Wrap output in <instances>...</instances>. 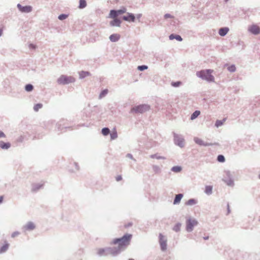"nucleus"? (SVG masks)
Listing matches in <instances>:
<instances>
[{
	"instance_id": "f257e3e1",
	"label": "nucleus",
	"mask_w": 260,
	"mask_h": 260,
	"mask_svg": "<svg viewBox=\"0 0 260 260\" xmlns=\"http://www.w3.org/2000/svg\"><path fill=\"white\" fill-rule=\"evenodd\" d=\"M132 237V235L126 234L121 238L114 240L113 243L114 244H118L119 249L123 248L129 245Z\"/></svg>"
},
{
	"instance_id": "f03ea898",
	"label": "nucleus",
	"mask_w": 260,
	"mask_h": 260,
	"mask_svg": "<svg viewBox=\"0 0 260 260\" xmlns=\"http://www.w3.org/2000/svg\"><path fill=\"white\" fill-rule=\"evenodd\" d=\"M212 72L213 70H203L197 72V75L203 79L212 82L214 80V76L211 75Z\"/></svg>"
},
{
	"instance_id": "7ed1b4c3",
	"label": "nucleus",
	"mask_w": 260,
	"mask_h": 260,
	"mask_svg": "<svg viewBox=\"0 0 260 260\" xmlns=\"http://www.w3.org/2000/svg\"><path fill=\"white\" fill-rule=\"evenodd\" d=\"M150 107L147 105H141L133 107L131 110L132 113H143L149 110Z\"/></svg>"
},
{
	"instance_id": "20e7f679",
	"label": "nucleus",
	"mask_w": 260,
	"mask_h": 260,
	"mask_svg": "<svg viewBox=\"0 0 260 260\" xmlns=\"http://www.w3.org/2000/svg\"><path fill=\"white\" fill-rule=\"evenodd\" d=\"M58 83L60 84H66L75 81L73 77L64 75L61 76L58 79Z\"/></svg>"
},
{
	"instance_id": "39448f33",
	"label": "nucleus",
	"mask_w": 260,
	"mask_h": 260,
	"mask_svg": "<svg viewBox=\"0 0 260 260\" xmlns=\"http://www.w3.org/2000/svg\"><path fill=\"white\" fill-rule=\"evenodd\" d=\"M198 221L194 219H189L186 221V229L187 232H191L194 226L198 224Z\"/></svg>"
},
{
	"instance_id": "423d86ee",
	"label": "nucleus",
	"mask_w": 260,
	"mask_h": 260,
	"mask_svg": "<svg viewBox=\"0 0 260 260\" xmlns=\"http://www.w3.org/2000/svg\"><path fill=\"white\" fill-rule=\"evenodd\" d=\"M159 243L161 249L165 250L167 248V240L165 239V237L162 235H159Z\"/></svg>"
},
{
	"instance_id": "0eeeda50",
	"label": "nucleus",
	"mask_w": 260,
	"mask_h": 260,
	"mask_svg": "<svg viewBox=\"0 0 260 260\" xmlns=\"http://www.w3.org/2000/svg\"><path fill=\"white\" fill-rule=\"evenodd\" d=\"M17 7L21 12L24 13H28L32 10L31 7L29 6H22L20 4H18Z\"/></svg>"
},
{
	"instance_id": "6e6552de",
	"label": "nucleus",
	"mask_w": 260,
	"mask_h": 260,
	"mask_svg": "<svg viewBox=\"0 0 260 260\" xmlns=\"http://www.w3.org/2000/svg\"><path fill=\"white\" fill-rule=\"evenodd\" d=\"M249 31L254 35H257L260 33V28L256 25H252L249 27Z\"/></svg>"
},
{
	"instance_id": "1a4fd4ad",
	"label": "nucleus",
	"mask_w": 260,
	"mask_h": 260,
	"mask_svg": "<svg viewBox=\"0 0 260 260\" xmlns=\"http://www.w3.org/2000/svg\"><path fill=\"white\" fill-rule=\"evenodd\" d=\"M123 19L127 21L134 22L135 19V17L133 14L128 13L127 16H124L123 17Z\"/></svg>"
},
{
	"instance_id": "9d476101",
	"label": "nucleus",
	"mask_w": 260,
	"mask_h": 260,
	"mask_svg": "<svg viewBox=\"0 0 260 260\" xmlns=\"http://www.w3.org/2000/svg\"><path fill=\"white\" fill-rule=\"evenodd\" d=\"M175 141L176 144L179 145L180 147H183L184 146V140L182 138H180L178 137H176L175 138Z\"/></svg>"
},
{
	"instance_id": "9b49d317",
	"label": "nucleus",
	"mask_w": 260,
	"mask_h": 260,
	"mask_svg": "<svg viewBox=\"0 0 260 260\" xmlns=\"http://www.w3.org/2000/svg\"><path fill=\"white\" fill-rule=\"evenodd\" d=\"M120 35L117 34H112L109 37L110 40L112 42H116L120 39Z\"/></svg>"
},
{
	"instance_id": "f8f14e48",
	"label": "nucleus",
	"mask_w": 260,
	"mask_h": 260,
	"mask_svg": "<svg viewBox=\"0 0 260 260\" xmlns=\"http://www.w3.org/2000/svg\"><path fill=\"white\" fill-rule=\"evenodd\" d=\"M11 144L10 143H5L3 141H0V147L4 149H7L10 148Z\"/></svg>"
},
{
	"instance_id": "ddd939ff",
	"label": "nucleus",
	"mask_w": 260,
	"mask_h": 260,
	"mask_svg": "<svg viewBox=\"0 0 260 260\" xmlns=\"http://www.w3.org/2000/svg\"><path fill=\"white\" fill-rule=\"evenodd\" d=\"M183 197L182 194H178L176 196L175 200L174 201L173 204H178L180 202V201L181 199Z\"/></svg>"
},
{
	"instance_id": "4468645a",
	"label": "nucleus",
	"mask_w": 260,
	"mask_h": 260,
	"mask_svg": "<svg viewBox=\"0 0 260 260\" xmlns=\"http://www.w3.org/2000/svg\"><path fill=\"white\" fill-rule=\"evenodd\" d=\"M9 246V244L6 241H5L4 245L0 248V253L6 251L8 249Z\"/></svg>"
},
{
	"instance_id": "2eb2a0df",
	"label": "nucleus",
	"mask_w": 260,
	"mask_h": 260,
	"mask_svg": "<svg viewBox=\"0 0 260 260\" xmlns=\"http://www.w3.org/2000/svg\"><path fill=\"white\" fill-rule=\"evenodd\" d=\"M120 23H121V21L117 18H114L113 21L110 22V25L112 26H120Z\"/></svg>"
},
{
	"instance_id": "dca6fc26",
	"label": "nucleus",
	"mask_w": 260,
	"mask_h": 260,
	"mask_svg": "<svg viewBox=\"0 0 260 260\" xmlns=\"http://www.w3.org/2000/svg\"><path fill=\"white\" fill-rule=\"evenodd\" d=\"M229 30V29L227 27L221 28L219 30V34L221 36H224L228 33Z\"/></svg>"
},
{
	"instance_id": "f3484780",
	"label": "nucleus",
	"mask_w": 260,
	"mask_h": 260,
	"mask_svg": "<svg viewBox=\"0 0 260 260\" xmlns=\"http://www.w3.org/2000/svg\"><path fill=\"white\" fill-rule=\"evenodd\" d=\"M169 38L170 40H173L174 39H176L179 41H181L182 40V38L179 35H174L172 34L170 36Z\"/></svg>"
},
{
	"instance_id": "a211bd4d",
	"label": "nucleus",
	"mask_w": 260,
	"mask_h": 260,
	"mask_svg": "<svg viewBox=\"0 0 260 260\" xmlns=\"http://www.w3.org/2000/svg\"><path fill=\"white\" fill-rule=\"evenodd\" d=\"M118 16L117 12L115 10H111L109 16L111 18H116V17Z\"/></svg>"
},
{
	"instance_id": "6ab92c4d",
	"label": "nucleus",
	"mask_w": 260,
	"mask_h": 260,
	"mask_svg": "<svg viewBox=\"0 0 260 260\" xmlns=\"http://www.w3.org/2000/svg\"><path fill=\"white\" fill-rule=\"evenodd\" d=\"M90 74L89 72L85 71H81L79 73L80 77L81 78H83L86 76H89Z\"/></svg>"
},
{
	"instance_id": "aec40b11",
	"label": "nucleus",
	"mask_w": 260,
	"mask_h": 260,
	"mask_svg": "<svg viewBox=\"0 0 260 260\" xmlns=\"http://www.w3.org/2000/svg\"><path fill=\"white\" fill-rule=\"evenodd\" d=\"M35 228V226L34 224L32 222L28 223L25 226L26 229L28 230H32L33 229H34Z\"/></svg>"
},
{
	"instance_id": "412c9836",
	"label": "nucleus",
	"mask_w": 260,
	"mask_h": 260,
	"mask_svg": "<svg viewBox=\"0 0 260 260\" xmlns=\"http://www.w3.org/2000/svg\"><path fill=\"white\" fill-rule=\"evenodd\" d=\"M194 140L196 143H197L198 144H199L200 145H206V144H204L203 143V141L201 139H200L199 138H195L194 139Z\"/></svg>"
},
{
	"instance_id": "4be33fe9",
	"label": "nucleus",
	"mask_w": 260,
	"mask_h": 260,
	"mask_svg": "<svg viewBox=\"0 0 260 260\" xmlns=\"http://www.w3.org/2000/svg\"><path fill=\"white\" fill-rule=\"evenodd\" d=\"M212 186H206L205 188V192L208 194H210L212 193Z\"/></svg>"
},
{
	"instance_id": "5701e85b",
	"label": "nucleus",
	"mask_w": 260,
	"mask_h": 260,
	"mask_svg": "<svg viewBox=\"0 0 260 260\" xmlns=\"http://www.w3.org/2000/svg\"><path fill=\"white\" fill-rule=\"evenodd\" d=\"M111 139L114 140L117 137V134L116 130L114 129L110 134Z\"/></svg>"
},
{
	"instance_id": "b1692460",
	"label": "nucleus",
	"mask_w": 260,
	"mask_h": 260,
	"mask_svg": "<svg viewBox=\"0 0 260 260\" xmlns=\"http://www.w3.org/2000/svg\"><path fill=\"white\" fill-rule=\"evenodd\" d=\"M200 114V112L199 111H196L193 113V114L191 116V119L193 120L197 118Z\"/></svg>"
},
{
	"instance_id": "393cba45",
	"label": "nucleus",
	"mask_w": 260,
	"mask_h": 260,
	"mask_svg": "<svg viewBox=\"0 0 260 260\" xmlns=\"http://www.w3.org/2000/svg\"><path fill=\"white\" fill-rule=\"evenodd\" d=\"M86 6L85 0H80L79 8L83 9Z\"/></svg>"
},
{
	"instance_id": "a878e982",
	"label": "nucleus",
	"mask_w": 260,
	"mask_h": 260,
	"mask_svg": "<svg viewBox=\"0 0 260 260\" xmlns=\"http://www.w3.org/2000/svg\"><path fill=\"white\" fill-rule=\"evenodd\" d=\"M181 224L180 223H176L174 228H173V230L175 232H178L180 231V228H181Z\"/></svg>"
},
{
	"instance_id": "bb28decb",
	"label": "nucleus",
	"mask_w": 260,
	"mask_h": 260,
	"mask_svg": "<svg viewBox=\"0 0 260 260\" xmlns=\"http://www.w3.org/2000/svg\"><path fill=\"white\" fill-rule=\"evenodd\" d=\"M197 201L194 199H190L187 202H186L185 204L186 205H193L196 204Z\"/></svg>"
},
{
	"instance_id": "cd10ccee",
	"label": "nucleus",
	"mask_w": 260,
	"mask_h": 260,
	"mask_svg": "<svg viewBox=\"0 0 260 260\" xmlns=\"http://www.w3.org/2000/svg\"><path fill=\"white\" fill-rule=\"evenodd\" d=\"M102 132L103 135L107 136L109 134L110 130L108 128L105 127L102 129Z\"/></svg>"
},
{
	"instance_id": "c85d7f7f",
	"label": "nucleus",
	"mask_w": 260,
	"mask_h": 260,
	"mask_svg": "<svg viewBox=\"0 0 260 260\" xmlns=\"http://www.w3.org/2000/svg\"><path fill=\"white\" fill-rule=\"evenodd\" d=\"M172 170L174 172H179L181 170V168L179 166H175L172 168Z\"/></svg>"
},
{
	"instance_id": "c756f323",
	"label": "nucleus",
	"mask_w": 260,
	"mask_h": 260,
	"mask_svg": "<svg viewBox=\"0 0 260 260\" xmlns=\"http://www.w3.org/2000/svg\"><path fill=\"white\" fill-rule=\"evenodd\" d=\"M42 107V104H37L36 105H35V106L34 107V109L35 111H38Z\"/></svg>"
},
{
	"instance_id": "7c9ffc66",
	"label": "nucleus",
	"mask_w": 260,
	"mask_h": 260,
	"mask_svg": "<svg viewBox=\"0 0 260 260\" xmlns=\"http://www.w3.org/2000/svg\"><path fill=\"white\" fill-rule=\"evenodd\" d=\"M217 160L219 162H223L225 161V158L222 155H219L217 157Z\"/></svg>"
},
{
	"instance_id": "2f4dec72",
	"label": "nucleus",
	"mask_w": 260,
	"mask_h": 260,
	"mask_svg": "<svg viewBox=\"0 0 260 260\" xmlns=\"http://www.w3.org/2000/svg\"><path fill=\"white\" fill-rule=\"evenodd\" d=\"M33 89V86L31 84H27L25 86V90L27 91H31Z\"/></svg>"
},
{
	"instance_id": "473e14b6",
	"label": "nucleus",
	"mask_w": 260,
	"mask_h": 260,
	"mask_svg": "<svg viewBox=\"0 0 260 260\" xmlns=\"http://www.w3.org/2000/svg\"><path fill=\"white\" fill-rule=\"evenodd\" d=\"M67 17H68V16L67 15L61 14L58 16V19L61 20H62L66 19L67 18Z\"/></svg>"
},
{
	"instance_id": "72a5a7b5",
	"label": "nucleus",
	"mask_w": 260,
	"mask_h": 260,
	"mask_svg": "<svg viewBox=\"0 0 260 260\" xmlns=\"http://www.w3.org/2000/svg\"><path fill=\"white\" fill-rule=\"evenodd\" d=\"M147 68L148 67L146 66H140L138 67V70L140 71H143L147 69Z\"/></svg>"
},
{
	"instance_id": "f704fd0d",
	"label": "nucleus",
	"mask_w": 260,
	"mask_h": 260,
	"mask_svg": "<svg viewBox=\"0 0 260 260\" xmlns=\"http://www.w3.org/2000/svg\"><path fill=\"white\" fill-rule=\"evenodd\" d=\"M228 70L230 72H234L236 70V67L234 65L231 66L228 68Z\"/></svg>"
},
{
	"instance_id": "c9c22d12",
	"label": "nucleus",
	"mask_w": 260,
	"mask_h": 260,
	"mask_svg": "<svg viewBox=\"0 0 260 260\" xmlns=\"http://www.w3.org/2000/svg\"><path fill=\"white\" fill-rule=\"evenodd\" d=\"M108 93V90L106 89L103 90L100 95V98L104 96Z\"/></svg>"
},
{
	"instance_id": "e433bc0d",
	"label": "nucleus",
	"mask_w": 260,
	"mask_h": 260,
	"mask_svg": "<svg viewBox=\"0 0 260 260\" xmlns=\"http://www.w3.org/2000/svg\"><path fill=\"white\" fill-rule=\"evenodd\" d=\"M181 84V82H172V85L174 87H178Z\"/></svg>"
},
{
	"instance_id": "4c0bfd02",
	"label": "nucleus",
	"mask_w": 260,
	"mask_h": 260,
	"mask_svg": "<svg viewBox=\"0 0 260 260\" xmlns=\"http://www.w3.org/2000/svg\"><path fill=\"white\" fill-rule=\"evenodd\" d=\"M20 234V233L18 232H13L12 235H11V237L12 238H15L17 236H18V235H19Z\"/></svg>"
},
{
	"instance_id": "58836bf2",
	"label": "nucleus",
	"mask_w": 260,
	"mask_h": 260,
	"mask_svg": "<svg viewBox=\"0 0 260 260\" xmlns=\"http://www.w3.org/2000/svg\"><path fill=\"white\" fill-rule=\"evenodd\" d=\"M223 124V122H222L220 120H217L215 123V125L217 127H218L219 126H221Z\"/></svg>"
},
{
	"instance_id": "ea45409f",
	"label": "nucleus",
	"mask_w": 260,
	"mask_h": 260,
	"mask_svg": "<svg viewBox=\"0 0 260 260\" xmlns=\"http://www.w3.org/2000/svg\"><path fill=\"white\" fill-rule=\"evenodd\" d=\"M116 11L117 12V14L118 15L119 14H121L125 13L126 10H125V9H124V10H118Z\"/></svg>"
},
{
	"instance_id": "a19ab883",
	"label": "nucleus",
	"mask_w": 260,
	"mask_h": 260,
	"mask_svg": "<svg viewBox=\"0 0 260 260\" xmlns=\"http://www.w3.org/2000/svg\"><path fill=\"white\" fill-rule=\"evenodd\" d=\"M164 17L165 19H168V18H173V16H172L171 15L169 14H166L165 16H164Z\"/></svg>"
},
{
	"instance_id": "79ce46f5",
	"label": "nucleus",
	"mask_w": 260,
	"mask_h": 260,
	"mask_svg": "<svg viewBox=\"0 0 260 260\" xmlns=\"http://www.w3.org/2000/svg\"><path fill=\"white\" fill-rule=\"evenodd\" d=\"M122 179V176L121 175H118L116 177V180L117 181H119L121 180Z\"/></svg>"
},
{
	"instance_id": "37998d69",
	"label": "nucleus",
	"mask_w": 260,
	"mask_h": 260,
	"mask_svg": "<svg viewBox=\"0 0 260 260\" xmlns=\"http://www.w3.org/2000/svg\"><path fill=\"white\" fill-rule=\"evenodd\" d=\"M6 137L5 134L2 131H0V138H5Z\"/></svg>"
},
{
	"instance_id": "c03bdc74",
	"label": "nucleus",
	"mask_w": 260,
	"mask_h": 260,
	"mask_svg": "<svg viewBox=\"0 0 260 260\" xmlns=\"http://www.w3.org/2000/svg\"><path fill=\"white\" fill-rule=\"evenodd\" d=\"M105 251L104 249H99V251H98V253L100 254V255H102L104 253Z\"/></svg>"
},
{
	"instance_id": "a18cd8bd",
	"label": "nucleus",
	"mask_w": 260,
	"mask_h": 260,
	"mask_svg": "<svg viewBox=\"0 0 260 260\" xmlns=\"http://www.w3.org/2000/svg\"><path fill=\"white\" fill-rule=\"evenodd\" d=\"M3 200V197L0 196V203H1L2 202Z\"/></svg>"
},
{
	"instance_id": "49530a36",
	"label": "nucleus",
	"mask_w": 260,
	"mask_h": 260,
	"mask_svg": "<svg viewBox=\"0 0 260 260\" xmlns=\"http://www.w3.org/2000/svg\"><path fill=\"white\" fill-rule=\"evenodd\" d=\"M29 47H30V48H34V49L35 48V46L33 44H30L29 45Z\"/></svg>"
},
{
	"instance_id": "de8ad7c7",
	"label": "nucleus",
	"mask_w": 260,
	"mask_h": 260,
	"mask_svg": "<svg viewBox=\"0 0 260 260\" xmlns=\"http://www.w3.org/2000/svg\"><path fill=\"white\" fill-rule=\"evenodd\" d=\"M3 30L2 29H0V36L2 35Z\"/></svg>"
},
{
	"instance_id": "09e8293b",
	"label": "nucleus",
	"mask_w": 260,
	"mask_h": 260,
	"mask_svg": "<svg viewBox=\"0 0 260 260\" xmlns=\"http://www.w3.org/2000/svg\"><path fill=\"white\" fill-rule=\"evenodd\" d=\"M208 239V237H205V238H204V239H205V240H207V239Z\"/></svg>"
},
{
	"instance_id": "8fccbe9b",
	"label": "nucleus",
	"mask_w": 260,
	"mask_h": 260,
	"mask_svg": "<svg viewBox=\"0 0 260 260\" xmlns=\"http://www.w3.org/2000/svg\"><path fill=\"white\" fill-rule=\"evenodd\" d=\"M42 185H40L39 187H37V189H39Z\"/></svg>"
},
{
	"instance_id": "3c124183",
	"label": "nucleus",
	"mask_w": 260,
	"mask_h": 260,
	"mask_svg": "<svg viewBox=\"0 0 260 260\" xmlns=\"http://www.w3.org/2000/svg\"><path fill=\"white\" fill-rule=\"evenodd\" d=\"M128 260H134V259H129Z\"/></svg>"
},
{
	"instance_id": "603ef678",
	"label": "nucleus",
	"mask_w": 260,
	"mask_h": 260,
	"mask_svg": "<svg viewBox=\"0 0 260 260\" xmlns=\"http://www.w3.org/2000/svg\"><path fill=\"white\" fill-rule=\"evenodd\" d=\"M259 178L260 179V175H259Z\"/></svg>"
}]
</instances>
